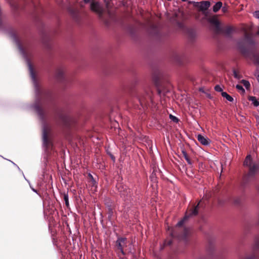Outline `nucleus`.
Wrapping results in <instances>:
<instances>
[{
    "instance_id": "f257e3e1",
    "label": "nucleus",
    "mask_w": 259,
    "mask_h": 259,
    "mask_svg": "<svg viewBox=\"0 0 259 259\" xmlns=\"http://www.w3.org/2000/svg\"><path fill=\"white\" fill-rule=\"evenodd\" d=\"M14 41L16 43L20 53L21 54L27 64L29 74L33 82L35 93V101L34 104L31 106V107L37 112L40 119L42 122V144L45 152L47 154L52 149L53 145L50 138V133L51 132V127L48 124L47 118V113L40 107L41 101L50 96V93L45 89H42L39 85L36 77L35 76L33 67L29 60L30 52L26 45L24 46L21 44L18 37H11Z\"/></svg>"
},
{
    "instance_id": "f03ea898",
    "label": "nucleus",
    "mask_w": 259,
    "mask_h": 259,
    "mask_svg": "<svg viewBox=\"0 0 259 259\" xmlns=\"http://www.w3.org/2000/svg\"><path fill=\"white\" fill-rule=\"evenodd\" d=\"M244 165L249 167V171L248 175L243 179V185H245L257 171L259 166L258 164L254 163L252 164L251 156L249 155L246 156L244 162Z\"/></svg>"
},
{
    "instance_id": "7ed1b4c3",
    "label": "nucleus",
    "mask_w": 259,
    "mask_h": 259,
    "mask_svg": "<svg viewBox=\"0 0 259 259\" xmlns=\"http://www.w3.org/2000/svg\"><path fill=\"white\" fill-rule=\"evenodd\" d=\"M253 44L254 41L252 38L251 36L249 34L245 33L244 38L238 42V46L241 52L243 54H245L246 50L245 48V46L246 45H252Z\"/></svg>"
},
{
    "instance_id": "20e7f679",
    "label": "nucleus",
    "mask_w": 259,
    "mask_h": 259,
    "mask_svg": "<svg viewBox=\"0 0 259 259\" xmlns=\"http://www.w3.org/2000/svg\"><path fill=\"white\" fill-rule=\"evenodd\" d=\"M90 8L92 11L95 12L98 15L100 19H101L106 25H108L109 22L103 17V8L98 2L92 1L91 4Z\"/></svg>"
},
{
    "instance_id": "39448f33",
    "label": "nucleus",
    "mask_w": 259,
    "mask_h": 259,
    "mask_svg": "<svg viewBox=\"0 0 259 259\" xmlns=\"http://www.w3.org/2000/svg\"><path fill=\"white\" fill-rule=\"evenodd\" d=\"M200 203V202L199 203V204H198V205L196 207H195V208L193 210H191V212H190V213H189V214L187 213L186 214V215L185 216V217L184 218V219L183 220H181L180 221H179L177 223V227L182 226L183 225L185 221L189 217L192 216V215H195L198 213V205H199Z\"/></svg>"
},
{
    "instance_id": "423d86ee",
    "label": "nucleus",
    "mask_w": 259,
    "mask_h": 259,
    "mask_svg": "<svg viewBox=\"0 0 259 259\" xmlns=\"http://www.w3.org/2000/svg\"><path fill=\"white\" fill-rule=\"evenodd\" d=\"M138 100L141 106H144L151 101V95L150 93H147L145 95L139 97Z\"/></svg>"
},
{
    "instance_id": "0eeeda50",
    "label": "nucleus",
    "mask_w": 259,
    "mask_h": 259,
    "mask_svg": "<svg viewBox=\"0 0 259 259\" xmlns=\"http://www.w3.org/2000/svg\"><path fill=\"white\" fill-rule=\"evenodd\" d=\"M116 246L122 254H124L123 248L126 246V239L125 238H119L116 241Z\"/></svg>"
},
{
    "instance_id": "6e6552de",
    "label": "nucleus",
    "mask_w": 259,
    "mask_h": 259,
    "mask_svg": "<svg viewBox=\"0 0 259 259\" xmlns=\"http://www.w3.org/2000/svg\"><path fill=\"white\" fill-rule=\"evenodd\" d=\"M208 21L214 26L215 30L217 32L221 31L220 24L219 21L214 17L210 18L208 19Z\"/></svg>"
},
{
    "instance_id": "1a4fd4ad",
    "label": "nucleus",
    "mask_w": 259,
    "mask_h": 259,
    "mask_svg": "<svg viewBox=\"0 0 259 259\" xmlns=\"http://www.w3.org/2000/svg\"><path fill=\"white\" fill-rule=\"evenodd\" d=\"M197 140L198 141L203 145H208L209 144V141L208 139L204 137L201 135H198L197 136Z\"/></svg>"
},
{
    "instance_id": "9d476101",
    "label": "nucleus",
    "mask_w": 259,
    "mask_h": 259,
    "mask_svg": "<svg viewBox=\"0 0 259 259\" xmlns=\"http://www.w3.org/2000/svg\"><path fill=\"white\" fill-rule=\"evenodd\" d=\"M210 6V3L208 1H202L200 3V9L202 11L207 10Z\"/></svg>"
},
{
    "instance_id": "9b49d317",
    "label": "nucleus",
    "mask_w": 259,
    "mask_h": 259,
    "mask_svg": "<svg viewBox=\"0 0 259 259\" xmlns=\"http://www.w3.org/2000/svg\"><path fill=\"white\" fill-rule=\"evenodd\" d=\"M56 77L59 79H61L64 77V71L62 69H59L56 71Z\"/></svg>"
},
{
    "instance_id": "f8f14e48",
    "label": "nucleus",
    "mask_w": 259,
    "mask_h": 259,
    "mask_svg": "<svg viewBox=\"0 0 259 259\" xmlns=\"http://www.w3.org/2000/svg\"><path fill=\"white\" fill-rule=\"evenodd\" d=\"M222 7V3L221 2H217L213 7V11L217 12Z\"/></svg>"
},
{
    "instance_id": "ddd939ff",
    "label": "nucleus",
    "mask_w": 259,
    "mask_h": 259,
    "mask_svg": "<svg viewBox=\"0 0 259 259\" xmlns=\"http://www.w3.org/2000/svg\"><path fill=\"white\" fill-rule=\"evenodd\" d=\"M249 100L252 102L254 106L257 107L259 106V101H257L256 97L253 96L250 97Z\"/></svg>"
},
{
    "instance_id": "4468645a",
    "label": "nucleus",
    "mask_w": 259,
    "mask_h": 259,
    "mask_svg": "<svg viewBox=\"0 0 259 259\" xmlns=\"http://www.w3.org/2000/svg\"><path fill=\"white\" fill-rule=\"evenodd\" d=\"M222 96L230 102H233L234 100L233 98L231 96L228 95L226 92H222Z\"/></svg>"
},
{
    "instance_id": "2eb2a0df",
    "label": "nucleus",
    "mask_w": 259,
    "mask_h": 259,
    "mask_svg": "<svg viewBox=\"0 0 259 259\" xmlns=\"http://www.w3.org/2000/svg\"><path fill=\"white\" fill-rule=\"evenodd\" d=\"M189 234V230L187 228H185L183 231V233L180 236H178L179 238L185 239Z\"/></svg>"
},
{
    "instance_id": "dca6fc26",
    "label": "nucleus",
    "mask_w": 259,
    "mask_h": 259,
    "mask_svg": "<svg viewBox=\"0 0 259 259\" xmlns=\"http://www.w3.org/2000/svg\"><path fill=\"white\" fill-rule=\"evenodd\" d=\"M253 249L255 251L259 250V237L255 238L254 240Z\"/></svg>"
},
{
    "instance_id": "f3484780",
    "label": "nucleus",
    "mask_w": 259,
    "mask_h": 259,
    "mask_svg": "<svg viewBox=\"0 0 259 259\" xmlns=\"http://www.w3.org/2000/svg\"><path fill=\"white\" fill-rule=\"evenodd\" d=\"M60 118L62 120V122L66 125H67L68 124V121H69V118L67 116H64V115H61L60 116Z\"/></svg>"
},
{
    "instance_id": "a211bd4d",
    "label": "nucleus",
    "mask_w": 259,
    "mask_h": 259,
    "mask_svg": "<svg viewBox=\"0 0 259 259\" xmlns=\"http://www.w3.org/2000/svg\"><path fill=\"white\" fill-rule=\"evenodd\" d=\"M89 179L90 182L91 183L92 186H95L96 184V182L95 180L94 179L93 176L91 174H89L88 175Z\"/></svg>"
},
{
    "instance_id": "6ab92c4d",
    "label": "nucleus",
    "mask_w": 259,
    "mask_h": 259,
    "mask_svg": "<svg viewBox=\"0 0 259 259\" xmlns=\"http://www.w3.org/2000/svg\"><path fill=\"white\" fill-rule=\"evenodd\" d=\"M241 82L243 83L244 86L246 89H248L250 87V83H249V82L248 81L243 79V80H241Z\"/></svg>"
},
{
    "instance_id": "aec40b11",
    "label": "nucleus",
    "mask_w": 259,
    "mask_h": 259,
    "mask_svg": "<svg viewBox=\"0 0 259 259\" xmlns=\"http://www.w3.org/2000/svg\"><path fill=\"white\" fill-rule=\"evenodd\" d=\"M258 256L255 253H253L251 255L246 257L245 259H258Z\"/></svg>"
},
{
    "instance_id": "412c9836",
    "label": "nucleus",
    "mask_w": 259,
    "mask_h": 259,
    "mask_svg": "<svg viewBox=\"0 0 259 259\" xmlns=\"http://www.w3.org/2000/svg\"><path fill=\"white\" fill-rule=\"evenodd\" d=\"M169 118L172 120L174 122L177 123L179 121V119L177 117H176V116L171 115V114H170L169 115Z\"/></svg>"
},
{
    "instance_id": "4be33fe9",
    "label": "nucleus",
    "mask_w": 259,
    "mask_h": 259,
    "mask_svg": "<svg viewBox=\"0 0 259 259\" xmlns=\"http://www.w3.org/2000/svg\"><path fill=\"white\" fill-rule=\"evenodd\" d=\"M119 191L121 192V195L123 196H127L128 192H130V190L129 189L126 190L125 192H124V190H123V191H122V189H121Z\"/></svg>"
},
{
    "instance_id": "5701e85b",
    "label": "nucleus",
    "mask_w": 259,
    "mask_h": 259,
    "mask_svg": "<svg viewBox=\"0 0 259 259\" xmlns=\"http://www.w3.org/2000/svg\"><path fill=\"white\" fill-rule=\"evenodd\" d=\"M233 29L231 27H228L225 30V32L227 34H229L232 33Z\"/></svg>"
},
{
    "instance_id": "b1692460",
    "label": "nucleus",
    "mask_w": 259,
    "mask_h": 259,
    "mask_svg": "<svg viewBox=\"0 0 259 259\" xmlns=\"http://www.w3.org/2000/svg\"><path fill=\"white\" fill-rule=\"evenodd\" d=\"M214 89L217 92H223V90L222 89V88L221 87L220 85H217L215 88H214Z\"/></svg>"
},
{
    "instance_id": "393cba45",
    "label": "nucleus",
    "mask_w": 259,
    "mask_h": 259,
    "mask_svg": "<svg viewBox=\"0 0 259 259\" xmlns=\"http://www.w3.org/2000/svg\"><path fill=\"white\" fill-rule=\"evenodd\" d=\"M64 199L65 202V204L67 206L69 205V199L67 195H64Z\"/></svg>"
},
{
    "instance_id": "a878e982",
    "label": "nucleus",
    "mask_w": 259,
    "mask_h": 259,
    "mask_svg": "<svg viewBox=\"0 0 259 259\" xmlns=\"http://www.w3.org/2000/svg\"><path fill=\"white\" fill-rule=\"evenodd\" d=\"M236 88L239 90V91H241L242 92H245V90L244 89H243V88L242 87V85H239V84H237L236 85Z\"/></svg>"
},
{
    "instance_id": "bb28decb",
    "label": "nucleus",
    "mask_w": 259,
    "mask_h": 259,
    "mask_svg": "<svg viewBox=\"0 0 259 259\" xmlns=\"http://www.w3.org/2000/svg\"><path fill=\"white\" fill-rule=\"evenodd\" d=\"M184 156H185V158L186 160L187 161V162L189 164H191V160H190V159L188 158V157L187 156L186 153L184 152Z\"/></svg>"
},
{
    "instance_id": "cd10ccee",
    "label": "nucleus",
    "mask_w": 259,
    "mask_h": 259,
    "mask_svg": "<svg viewBox=\"0 0 259 259\" xmlns=\"http://www.w3.org/2000/svg\"><path fill=\"white\" fill-rule=\"evenodd\" d=\"M150 27L151 29H153V31L157 30V27L153 24H150Z\"/></svg>"
},
{
    "instance_id": "c85d7f7f",
    "label": "nucleus",
    "mask_w": 259,
    "mask_h": 259,
    "mask_svg": "<svg viewBox=\"0 0 259 259\" xmlns=\"http://www.w3.org/2000/svg\"><path fill=\"white\" fill-rule=\"evenodd\" d=\"M254 16L259 19V11H256L254 13Z\"/></svg>"
},
{
    "instance_id": "c756f323",
    "label": "nucleus",
    "mask_w": 259,
    "mask_h": 259,
    "mask_svg": "<svg viewBox=\"0 0 259 259\" xmlns=\"http://www.w3.org/2000/svg\"><path fill=\"white\" fill-rule=\"evenodd\" d=\"M255 61H256V62L259 64V56L258 55H256L255 56Z\"/></svg>"
},
{
    "instance_id": "7c9ffc66",
    "label": "nucleus",
    "mask_w": 259,
    "mask_h": 259,
    "mask_svg": "<svg viewBox=\"0 0 259 259\" xmlns=\"http://www.w3.org/2000/svg\"><path fill=\"white\" fill-rule=\"evenodd\" d=\"M170 233L171 236L172 237H176V236H177V235H176V234H175V233L174 231H171V232H170Z\"/></svg>"
},
{
    "instance_id": "2f4dec72",
    "label": "nucleus",
    "mask_w": 259,
    "mask_h": 259,
    "mask_svg": "<svg viewBox=\"0 0 259 259\" xmlns=\"http://www.w3.org/2000/svg\"><path fill=\"white\" fill-rule=\"evenodd\" d=\"M255 75L256 76L257 79L259 82V70L256 72Z\"/></svg>"
},
{
    "instance_id": "473e14b6",
    "label": "nucleus",
    "mask_w": 259,
    "mask_h": 259,
    "mask_svg": "<svg viewBox=\"0 0 259 259\" xmlns=\"http://www.w3.org/2000/svg\"><path fill=\"white\" fill-rule=\"evenodd\" d=\"M233 73H234V77L235 78H237L238 77V75H237V73L236 71H234Z\"/></svg>"
},
{
    "instance_id": "72a5a7b5",
    "label": "nucleus",
    "mask_w": 259,
    "mask_h": 259,
    "mask_svg": "<svg viewBox=\"0 0 259 259\" xmlns=\"http://www.w3.org/2000/svg\"><path fill=\"white\" fill-rule=\"evenodd\" d=\"M171 243V242L170 241H168L167 242H165L164 243V245H170Z\"/></svg>"
},
{
    "instance_id": "f704fd0d",
    "label": "nucleus",
    "mask_w": 259,
    "mask_h": 259,
    "mask_svg": "<svg viewBox=\"0 0 259 259\" xmlns=\"http://www.w3.org/2000/svg\"><path fill=\"white\" fill-rule=\"evenodd\" d=\"M83 1L84 2V3L87 4V3H89L90 2V0H83Z\"/></svg>"
},
{
    "instance_id": "c9c22d12",
    "label": "nucleus",
    "mask_w": 259,
    "mask_h": 259,
    "mask_svg": "<svg viewBox=\"0 0 259 259\" xmlns=\"http://www.w3.org/2000/svg\"><path fill=\"white\" fill-rule=\"evenodd\" d=\"M234 203L236 204H238L239 203V200H235Z\"/></svg>"
},
{
    "instance_id": "e433bc0d",
    "label": "nucleus",
    "mask_w": 259,
    "mask_h": 259,
    "mask_svg": "<svg viewBox=\"0 0 259 259\" xmlns=\"http://www.w3.org/2000/svg\"><path fill=\"white\" fill-rule=\"evenodd\" d=\"M32 191H33V192H36V190L35 189H33V188H32Z\"/></svg>"
},
{
    "instance_id": "4c0bfd02",
    "label": "nucleus",
    "mask_w": 259,
    "mask_h": 259,
    "mask_svg": "<svg viewBox=\"0 0 259 259\" xmlns=\"http://www.w3.org/2000/svg\"><path fill=\"white\" fill-rule=\"evenodd\" d=\"M182 1H183V2H186V1H187V0H182Z\"/></svg>"
},
{
    "instance_id": "58836bf2",
    "label": "nucleus",
    "mask_w": 259,
    "mask_h": 259,
    "mask_svg": "<svg viewBox=\"0 0 259 259\" xmlns=\"http://www.w3.org/2000/svg\"><path fill=\"white\" fill-rule=\"evenodd\" d=\"M109 15L110 17H111V14L110 13H109Z\"/></svg>"
},
{
    "instance_id": "ea45409f",
    "label": "nucleus",
    "mask_w": 259,
    "mask_h": 259,
    "mask_svg": "<svg viewBox=\"0 0 259 259\" xmlns=\"http://www.w3.org/2000/svg\"><path fill=\"white\" fill-rule=\"evenodd\" d=\"M258 189L259 190V188H258Z\"/></svg>"
}]
</instances>
